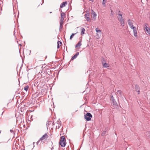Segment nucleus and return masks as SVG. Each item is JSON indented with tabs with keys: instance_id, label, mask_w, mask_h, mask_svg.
<instances>
[{
	"instance_id": "1",
	"label": "nucleus",
	"mask_w": 150,
	"mask_h": 150,
	"mask_svg": "<svg viewBox=\"0 0 150 150\" xmlns=\"http://www.w3.org/2000/svg\"><path fill=\"white\" fill-rule=\"evenodd\" d=\"M117 15H118V20L119 21L121 25L122 26H123L124 25V19L122 17V13L120 12V11H118V13H117Z\"/></svg>"
},
{
	"instance_id": "2",
	"label": "nucleus",
	"mask_w": 150,
	"mask_h": 150,
	"mask_svg": "<svg viewBox=\"0 0 150 150\" xmlns=\"http://www.w3.org/2000/svg\"><path fill=\"white\" fill-rule=\"evenodd\" d=\"M92 117V115L91 113L88 112L84 115V117L86 121H89L91 120V118Z\"/></svg>"
},
{
	"instance_id": "3",
	"label": "nucleus",
	"mask_w": 150,
	"mask_h": 150,
	"mask_svg": "<svg viewBox=\"0 0 150 150\" xmlns=\"http://www.w3.org/2000/svg\"><path fill=\"white\" fill-rule=\"evenodd\" d=\"M48 138V136L47 133H45L42 137L40 138L39 140L37 142L36 144L37 145L38 143L41 141V143L42 141L44 139H47Z\"/></svg>"
},
{
	"instance_id": "4",
	"label": "nucleus",
	"mask_w": 150,
	"mask_h": 150,
	"mask_svg": "<svg viewBox=\"0 0 150 150\" xmlns=\"http://www.w3.org/2000/svg\"><path fill=\"white\" fill-rule=\"evenodd\" d=\"M95 30L96 32V36L97 38L98 39L100 38L102 33V32H101V30L99 29V28H97L95 29Z\"/></svg>"
},
{
	"instance_id": "5",
	"label": "nucleus",
	"mask_w": 150,
	"mask_h": 150,
	"mask_svg": "<svg viewBox=\"0 0 150 150\" xmlns=\"http://www.w3.org/2000/svg\"><path fill=\"white\" fill-rule=\"evenodd\" d=\"M129 26L131 29L133 30L134 36L136 38H137L138 36L137 35V30L136 27L134 26L133 25Z\"/></svg>"
},
{
	"instance_id": "6",
	"label": "nucleus",
	"mask_w": 150,
	"mask_h": 150,
	"mask_svg": "<svg viewBox=\"0 0 150 150\" xmlns=\"http://www.w3.org/2000/svg\"><path fill=\"white\" fill-rule=\"evenodd\" d=\"M147 25H148L146 23L145 24V29L146 30L147 33L150 36V28L147 27Z\"/></svg>"
},
{
	"instance_id": "7",
	"label": "nucleus",
	"mask_w": 150,
	"mask_h": 150,
	"mask_svg": "<svg viewBox=\"0 0 150 150\" xmlns=\"http://www.w3.org/2000/svg\"><path fill=\"white\" fill-rule=\"evenodd\" d=\"M66 142H61V140L59 141V144L62 147H64L66 145Z\"/></svg>"
},
{
	"instance_id": "8",
	"label": "nucleus",
	"mask_w": 150,
	"mask_h": 150,
	"mask_svg": "<svg viewBox=\"0 0 150 150\" xmlns=\"http://www.w3.org/2000/svg\"><path fill=\"white\" fill-rule=\"evenodd\" d=\"M89 14L87 13L86 14H85L84 16L85 18L86 19V20L87 21H91V19L88 16H89Z\"/></svg>"
},
{
	"instance_id": "9",
	"label": "nucleus",
	"mask_w": 150,
	"mask_h": 150,
	"mask_svg": "<svg viewBox=\"0 0 150 150\" xmlns=\"http://www.w3.org/2000/svg\"><path fill=\"white\" fill-rule=\"evenodd\" d=\"M67 1H65L62 3L60 5V8H62L63 7L65 6L67 4Z\"/></svg>"
},
{
	"instance_id": "10",
	"label": "nucleus",
	"mask_w": 150,
	"mask_h": 150,
	"mask_svg": "<svg viewBox=\"0 0 150 150\" xmlns=\"http://www.w3.org/2000/svg\"><path fill=\"white\" fill-rule=\"evenodd\" d=\"M79 54V53L78 52H77L76 53V54L73 57H72L71 60H73L74 59H76L78 55Z\"/></svg>"
},
{
	"instance_id": "11",
	"label": "nucleus",
	"mask_w": 150,
	"mask_h": 150,
	"mask_svg": "<svg viewBox=\"0 0 150 150\" xmlns=\"http://www.w3.org/2000/svg\"><path fill=\"white\" fill-rule=\"evenodd\" d=\"M112 104L113 106V107L115 108H116L117 106V104L115 100L114 101H112Z\"/></svg>"
},
{
	"instance_id": "12",
	"label": "nucleus",
	"mask_w": 150,
	"mask_h": 150,
	"mask_svg": "<svg viewBox=\"0 0 150 150\" xmlns=\"http://www.w3.org/2000/svg\"><path fill=\"white\" fill-rule=\"evenodd\" d=\"M127 22L129 26L133 25L132 21H131L130 19L128 20Z\"/></svg>"
},
{
	"instance_id": "13",
	"label": "nucleus",
	"mask_w": 150,
	"mask_h": 150,
	"mask_svg": "<svg viewBox=\"0 0 150 150\" xmlns=\"http://www.w3.org/2000/svg\"><path fill=\"white\" fill-rule=\"evenodd\" d=\"M91 14L92 15L93 17H96V14L95 11L92 10H91Z\"/></svg>"
},
{
	"instance_id": "14",
	"label": "nucleus",
	"mask_w": 150,
	"mask_h": 150,
	"mask_svg": "<svg viewBox=\"0 0 150 150\" xmlns=\"http://www.w3.org/2000/svg\"><path fill=\"white\" fill-rule=\"evenodd\" d=\"M60 140H61V142H62V141L63 142H64V141L66 142V139H65L64 136H62L61 137V139H60Z\"/></svg>"
},
{
	"instance_id": "15",
	"label": "nucleus",
	"mask_w": 150,
	"mask_h": 150,
	"mask_svg": "<svg viewBox=\"0 0 150 150\" xmlns=\"http://www.w3.org/2000/svg\"><path fill=\"white\" fill-rule=\"evenodd\" d=\"M81 35H83L84 33V32L85 31V28H81Z\"/></svg>"
},
{
	"instance_id": "16",
	"label": "nucleus",
	"mask_w": 150,
	"mask_h": 150,
	"mask_svg": "<svg viewBox=\"0 0 150 150\" xmlns=\"http://www.w3.org/2000/svg\"><path fill=\"white\" fill-rule=\"evenodd\" d=\"M81 45V41H79L78 43L75 45V47H78L80 46Z\"/></svg>"
},
{
	"instance_id": "17",
	"label": "nucleus",
	"mask_w": 150,
	"mask_h": 150,
	"mask_svg": "<svg viewBox=\"0 0 150 150\" xmlns=\"http://www.w3.org/2000/svg\"><path fill=\"white\" fill-rule=\"evenodd\" d=\"M134 88H135V89L136 90V91H138L139 90L140 88L138 85L136 84V85H135V86Z\"/></svg>"
},
{
	"instance_id": "18",
	"label": "nucleus",
	"mask_w": 150,
	"mask_h": 150,
	"mask_svg": "<svg viewBox=\"0 0 150 150\" xmlns=\"http://www.w3.org/2000/svg\"><path fill=\"white\" fill-rule=\"evenodd\" d=\"M57 48H59L60 47V46H61V45L62 44V42L59 41H58L57 42Z\"/></svg>"
},
{
	"instance_id": "19",
	"label": "nucleus",
	"mask_w": 150,
	"mask_h": 150,
	"mask_svg": "<svg viewBox=\"0 0 150 150\" xmlns=\"http://www.w3.org/2000/svg\"><path fill=\"white\" fill-rule=\"evenodd\" d=\"M103 66L104 67L107 68L109 67L108 64L106 63H105L103 64Z\"/></svg>"
},
{
	"instance_id": "20",
	"label": "nucleus",
	"mask_w": 150,
	"mask_h": 150,
	"mask_svg": "<svg viewBox=\"0 0 150 150\" xmlns=\"http://www.w3.org/2000/svg\"><path fill=\"white\" fill-rule=\"evenodd\" d=\"M102 63V64L105 63H106V61L105 58L103 57H102L101 59Z\"/></svg>"
},
{
	"instance_id": "21",
	"label": "nucleus",
	"mask_w": 150,
	"mask_h": 150,
	"mask_svg": "<svg viewBox=\"0 0 150 150\" xmlns=\"http://www.w3.org/2000/svg\"><path fill=\"white\" fill-rule=\"evenodd\" d=\"M60 25L59 26V30H60L61 29H62L63 28L62 24L63 22H60Z\"/></svg>"
},
{
	"instance_id": "22",
	"label": "nucleus",
	"mask_w": 150,
	"mask_h": 150,
	"mask_svg": "<svg viewBox=\"0 0 150 150\" xmlns=\"http://www.w3.org/2000/svg\"><path fill=\"white\" fill-rule=\"evenodd\" d=\"M146 135L147 137H149L150 136V132L147 131L146 132Z\"/></svg>"
},
{
	"instance_id": "23",
	"label": "nucleus",
	"mask_w": 150,
	"mask_h": 150,
	"mask_svg": "<svg viewBox=\"0 0 150 150\" xmlns=\"http://www.w3.org/2000/svg\"><path fill=\"white\" fill-rule=\"evenodd\" d=\"M122 93V91L121 90H118L117 91V93L118 94H119L120 95H121Z\"/></svg>"
},
{
	"instance_id": "24",
	"label": "nucleus",
	"mask_w": 150,
	"mask_h": 150,
	"mask_svg": "<svg viewBox=\"0 0 150 150\" xmlns=\"http://www.w3.org/2000/svg\"><path fill=\"white\" fill-rule=\"evenodd\" d=\"M107 0H103L102 1V4L104 6H105V3Z\"/></svg>"
},
{
	"instance_id": "25",
	"label": "nucleus",
	"mask_w": 150,
	"mask_h": 150,
	"mask_svg": "<svg viewBox=\"0 0 150 150\" xmlns=\"http://www.w3.org/2000/svg\"><path fill=\"white\" fill-rule=\"evenodd\" d=\"M110 96L111 97V99L112 101L115 100V97L114 96H112V95H111Z\"/></svg>"
},
{
	"instance_id": "26",
	"label": "nucleus",
	"mask_w": 150,
	"mask_h": 150,
	"mask_svg": "<svg viewBox=\"0 0 150 150\" xmlns=\"http://www.w3.org/2000/svg\"><path fill=\"white\" fill-rule=\"evenodd\" d=\"M65 15V14L64 13L62 12L61 13V17L62 18H64Z\"/></svg>"
},
{
	"instance_id": "27",
	"label": "nucleus",
	"mask_w": 150,
	"mask_h": 150,
	"mask_svg": "<svg viewBox=\"0 0 150 150\" xmlns=\"http://www.w3.org/2000/svg\"><path fill=\"white\" fill-rule=\"evenodd\" d=\"M28 89V86H25L24 87V90L25 91H27Z\"/></svg>"
},
{
	"instance_id": "28",
	"label": "nucleus",
	"mask_w": 150,
	"mask_h": 150,
	"mask_svg": "<svg viewBox=\"0 0 150 150\" xmlns=\"http://www.w3.org/2000/svg\"><path fill=\"white\" fill-rule=\"evenodd\" d=\"M75 33H72L71 35L70 36V39L71 40L72 39L73 37L74 36Z\"/></svg>"
},
{
	"instance_id": "29",
	"label": "nucleus",
	"mask_w": 150,
	"mask_h": 150,
	"mask_svg": "<svg viewBox=\"0 0 150 150\" xmlns=\"http://www.w3.org/2000/svg\"><path fill=\"white\" fill-rule=\"evenodd\" d=\"M60 126H61V124H57V125H56V128H58V129H59L60 128Z\"/></svg>"
},
{
	"instance_id": "30",
	"label": "nucleus",
	"mask_w": 150,
	"mask_h": 150,
	"mask_svg": "<svg viewBox=\"0 0 150 150\" xmlns=\"http://www.w3.org/2000/svg\"><path fill=\"white\" fill-rule=\"evenodd\" d=\"M64 20V18L61 17L60 19V22H63V21Z\"/></svg>"
},
{
	"instance_id": "31",
	"label": "nucleus",
	"mask_w": 150,
	"mask_h": 150,
	"mask_svg": "<svg viewBox=\"0 0 150 150\" xmlns=\"http://www.w3.org/2000/svg\"><path fill=\"white\" fill-rule=\"evenodd\" d=\"M106 134L105 131H103L102 133V136Z\"/></svg>"
},
{
	"instance_id": "32",
	"label": "nucleus",
	"mask_w": 150,
	"mask_h": 150,
	"mask_svg": "<svg viewBox=\"0 0 150 150\" xmlns=\"http://www.w3.org/2000/svg\"><path fill=\"white\" fill-rule=\"evenodd\" d=\"M114 12L111 10V15H114Z\"/></svg>"
},
{
	"instance_id": "33",
	"label": "nucleus",
	"mask_w": 150,
	"mask_h": 150,
	"mask_svg": "<svg viewBox=\"0 0 150 150\" xmlns=\"http://www.w3.org/2000/svg\"><path fill=\"white\" fill-rule=\"evenodd\" d=\"M137 92H138V94H139V93H140V90H138L137 91Z\"/></svg>"
},
{
	"instance_id": "34",
	"label": "nucleus",
	"mask_w": 150,
	"mask_h": 150,
	"mask_svg": "<svg viewBox=\"0 0 150 150\" xmlns=\"http://www.w3.org/2000/svg\"><path fill=\"white\" fill-rule=\"evenodd\" d=\"M10 132L11 133H12V132H13V131L12 129L10 130Z\"/></svg>"
},
{
	"instance_id": "35",
	"label": "nucleus",
	"mask_w": 150,
	"mask_h": 150,
	"mask_svg": "<svg viewBox=\"0 0 150 150\" xmlns=\"http://www.w3.org/2000/svg\"><path fill=\"white\" fill-rule=\"evenodd\" d=\"M2 3H3V1H1V2H0V4L1 5Z\"/></svg>"
},
{
	"instance_id": "36",
	"label": "nucleus",
	"mask_w": 150,
	"mask_h": 150,
	"mask_svg": "<svg viewBox=\"0 0 150 150\" xmlns=\"http://www.w3.org/2000/svg\"><path fill=\"white\" fill-rule=\"evenodd\" d=\"M4 112V111L3 112H2V113H1V115H3V113Z\"/></svg>"
},
{
	"instance_id": "37",
	"label": "nucleus",
	"mask_w": 150,
	"mask_h": 150,
	"mask_svg": "<svg viewBox=\"0 0 150 150\" xmlns=\"http://www.w3.org/2000/svg\"><path fill=\"white\" fill-rule=\"evenodd\" d=\"M42 3L41 4V5L42 4H43V3H44V0H42Z\"/></svg>"
},
{
	"instance_id": "38",
	"label": "nucleus",
	"mask_w": 150,
	"mask_h": 150,
	"mask_svg": "<svg viewBox=\"0 0 150 150\" xmlns=\"http://www.w3.org/2000/svg\"><path fill=\"white\" fill-rule=\"evenodd\" d=\"M59 11H62V9H60V10H59Z\"/></svg>"
},
{
	"instance_id": "39",
	"label": "nucleus",
	"mask_w": 150,
	"mask_h": 150,
	"mask_svg": "<svg viewBox=\"0 0 150 150\" xmlns=\"http://www.w3.org/2000/svg\"><path fill=\"white\" fill-rule=\"evenodd\" d=\"M90 1H93V0H89Z\"/></svg>"
},
{
	"instance_id": "40",
	"label": "nucleus",
	"mask_w": 150,
	"mask_h": 150,
	"mask_svg": "<svg viewBox=\"0 0 150 150\" xmlns=\"http://www.w3.org/2000/svg\"><path fill=\"white\" fill-rule=\"evenodd\" d=\"M34 143H34V142H33V145H34Z\"/></svg>"
},
{
	"instance_id": "41",
	"label": "nucleus",
	"mask_w": 150,
	"mask_h": 150,
	"mask_svg": "<svg viewBox=\"0 0 150 150\" xmlns=\"http://www.w3.org/2000/svg\"><path fill=\"white\" fill-rule=\"evenodd\" d=\"M52 13V12H50V13Z\"/></svg>"
}]
</instances>
